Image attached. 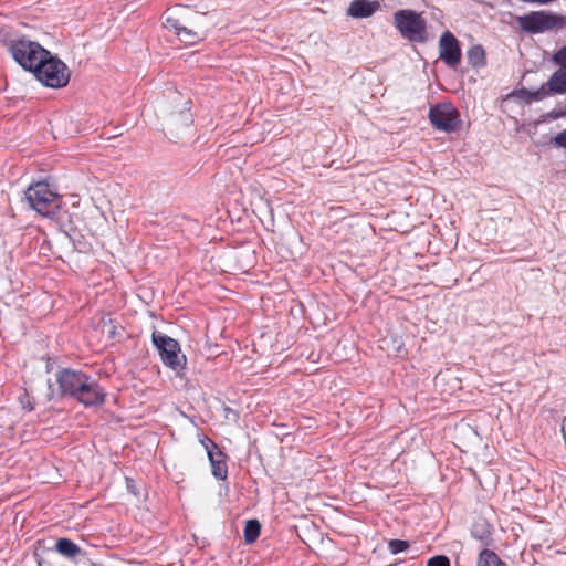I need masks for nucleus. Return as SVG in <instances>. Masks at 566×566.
Listing matches in <instances>:
<instances>
[{"label": "nucleus", "instance_id": "7ed1b4c3", "mask_svg": "<svg viewBox=\"0 0 566 566\" xmlns=\"http://www.w3.org/2000/svg\"><path fill=\"white\" fill-rule=\"evenodd\" d=\"M394 24L401 36L410 42L422 43L427 40V22L421 13L413 10H398L394 13Z\"/></svg>", "mask_w": 566, "mask_h": 566}, {"label": "nucleus", "instance_id": "f257e3e1", "mask_svg": "<svg viewBox=\"0 0 566 566\" xmlns=\"http://www.w3.org/2000/svg\"><path fill=\"white\" fill-rule=\"evenodd\" d=\"M30 207L42 216L55 214L60 208V198L50 184L42 180L31 184L25 191Z\"/></svg>", "mask_w": 566, "mask_h": 566}, {"label": "nucleus", "instance_id": "423d86ee", "mask_svg": "<svg viewBox=\"0 0 566 566\" xmlns=\"http://www.w3.org/2000/svg\"><path fill=\"white\" fill-rule=\"evenodd\" d=\"M431 125L443 133L458 132L462 126L459 111L449 102L438 103L430 107L428 114Z\"/></svg>", "mask_w": 566, "mask_h": 566}, {"label": "nucleus", "instance_id": "20e7f679", "mask_svg": "<svg viewBox=\"0 0 566 566\" xmlns=\"http://www.w3.org/2000/svg\"><path fill=\"white\" fill-rule=\"evenodd\" d=\"M12 57L24 69L34 72L41 62L49 55V51L39 43L19 39L12 41L9 48Z\"/></svg>", "mask_w": 566, "mask_h": 566}, {"label": "nucleus", "instance_id": "412c9836", "mask_svg": "<svg viewBox=\"0 0 566 566\" xmlns=\"http://www.w3.org/2000/svg\"><path fill=\"white\" fill-rule=\"evenodd\" d=\"M163 25L168 30L172 31L177 35V31L181 29L182 24L180 23L179 19L170 14L169 12H166L164 15V22Z\"/></svg>", "mask_w": 566, "mask_h": 566}, {"label": "nucleus", "instance_id": "dca6fc26", "mask_svg": "<svg viewBox=\"0 0 566 566\" xmlns=\"http://www.w3.org/2000/svg\"><path fill=\"white\" fill-rule=\"evenodd\" d=\"M55 549L59 554L67 558H75L82 554V549L74 542L62 537L56 541Z\"/></svg>", "mask_w": 566, "mask_h": 566}, {"label": "nucleus", "instance_id": "6ab92c4d", "mask_svg": "<svg viewBox=\"0 0 566 566\" xmlns=\"http://www.w3.org/2000/svg\"><path fill=\"white\" fill-rule=\"evenodd\" d=\"M261 524L258 520H249L244 526V541L248 544L254 543L260 535Z\"/></svg>", "mask_w": 566, "mask_h": 566}, {"label": "nucleus", "instance_id": "393cba45", "mask_svg": "<svg viewBox=\"0 0 566 566\" xmlns=\"http://www.w3.org/2000/svg\"><path fill=\"white\" fill-rule=\"evenodd\" d=\"M553 142L556 146L565 148L566 149V128L558 133L554 138Z\"/></svg>", "mask_w": 566, "mask_h": 566}, {"label": "nucleus", "instance_id": "5701e85b", "mask_svg": "<svg viewBox=\"0 0 566 566\" xmlns=\"http://www.w3.org/2000/svg\"><path fill=\"white\" fill-rule=\"evenodd\" d=\"M553 62L558 66L566 67V45L553 54Z\"/></svg>", "mask_w": 566, "mask_h": 566}, {"label": "nucleus", "instance_id": "ddd939ff", "mask_svg": "<svg viewBox=\"0 0 566 566\" xmlns=\"http://www.w3.org/2000/svg\"><path fill=\"white\" fill-rule=\"evenodd\" d=\"M551 95L566 94V67L559 66L545 83Z\"/></svg>", "mask_w": 566, "mask_h": 566}, {"label": "nucleus", "instance_id": "39448f33", "mask_svg": "<svg viewBox=\"0 0 566 566\" xmlns=\"http://www.w3.org/2000/svg\"><path fill=\"white\" fill-rule=\"evenodd\" d=\"M151 339L166 366L176 371L186 367V356L181 354L179 343L176 339L160 332H154Z\"/></svg>", "mask_w": 566, "mask_h": 566}, {"label": "nucleus", "instance_id": "f03ea898", "mask_svg": "<svg viewBox=\"0 0 566 566\" xmlns=\"http://www.w3.org/2000/svg\"><path fill=\"white\" fill-rule=\"evenodd\" d=\"M33 73L36 80L51 88L65 87L71 77L69 66L60 59L52 56L51 53L46 55Z\"/></svg>", "mask_w": 566, "mask_h": 566}, {"label": "nucleus", "instance_id": "2eb2a0df", "mask_svg": "<svg viewBox=\"0 0 566 566\" xmlns=\"http://www.w3.org/2000/svg\"><path fill=\"white\" fill-rule=\"evenodd\" d=\"M471 535L480 541L483 545L488 546L491 542L492 527L484 518L474 521L471 527Z\"/></svg>", "mask_w": 566, "mask_h": 566}, {"label": "nucleus", "instance_id": "f8f14e48", "mask_svg": "<svg viewBox=\"0 0 566 566\" xmlns=\"http://www.w3.org/2000/svg\"><path fill=\"white\" fill-rule=\"evenodd\" d=\"M207 32V28H188L182 25L181 29L177 31V38L186 45H195L206 39Z\"/></svg>", "mask_w": 566, "mask_h": 566}, {"label": "nucleus", "instance_id": "f3484780", "mask_svg": "<svg viewBox=\"0 0 566 566\" xmlns=\"http://www.w3.org/2000/svg\"><path fill=\"white\" fill-rule=\"evenodd\" d=\"M476 566H507L496 553L484 548L480 552Z\"/></svg>", "mask_w": 566, "mask_h": 566}, {"label": "nucleus", "instance_id": "9b49d317", "mask_svg": "<svg viewBox=\"0 0 566 566\" xmlns=\"http://www.w3.org/2000/svg\"><path fill=\"white\" fill-rule=\"evenodd\" d=\"M208 459L211 464L212 474L219 480H226L228 476L227 455L219 448L213 451L208 450Z\"/></svg>", "mask_w": 566, "mask_h": 566}, {"label": "nucleus", "instance_id": "b1692460", "mask_svg": "<svg viewBox=\"0 0 566 566\" xmlns=\"http://www.w3.org/2000/svg\"><path fill=\"white\" fill-rule=\"evenodd\" d=\"M427 566H450V560L447 556L437 555L429 558Z\"/></svg>", "mask_w": 566, "mask_h": 566}, {"label": "nucleus", "instance_id": "4468645a", "mask_svg": "<svg viewBox=\"0 0 566 566\" xmlns=\"http://www.w3.org/2000/svg\"><path fill=\"white\" fill-rule=\"evenodd\" d=\"M376 4L368 0H354L347 10L353 18H368L376 11Z\"/></svg>", "mask_w": 566, "mask_h": 566}, {"label": "nucleus", "instance_id": "a211bd4d", "mask_svg": "<svg viewBox=\"0 0 566 566\" xmlns=\"http://www.w3.org/2000/svg\"><path fill=\"white\" fill-rule=\"evenodd\" d=\"M468 61L469 63L474 67H480L485 65V51L482 45H473L469 49L468 53Z\"/></svg>", "mask_w": 566, "mask_h": 566}, {"label": "nucleus", "instance_id": "aec40b11", "mask_svg": "<svg viewBox=\"0 0 566 566\" xmlns=\"http://www.w3.org/2000/svg\"><path fill=\"white\" fill-rule=\"evenodd\" d=\"M520 94L527 103L535 102V101H542L548 96H552L551 93H548V91H546L545 83L536 91L523 90V91H521Z\"/></svg>", "mask_w": 566, "mask_h": 566}, {"label": "nucleus", "instance_id": "6e6552de", "mask_svg": "<svg viewBox=\"0 0 566 566\" xmlns=\"http://www.w3.org/2000/svg\"><path fill=\"white\" fill-rule=\"evenodd\" d=\"M439 56L452 69L458 67L461 63L462 53L459 40L450 31L443 32L440 36Z\"/></svg>", "mask_w": 566, "mask_h": 566}, {"label": "nucleus", "instance_id": "a878e982", "mask_svg": "<svg viewBox=\"0 0 566 566\" xmlns=\"http://www.w3.org/2000/svg\"><path fill=\"white\" fill-rule=\"evenodd\" d=\"M200 442L202 443L207 452L208 450L213 451L214 449L219 448L217 443L207 436H203L200 439Z\"/></svg>", "mask_w": 566, "mask_h": 566}, {"label": "nucleus", "instance_id": "4be33fe9", "mask_svg": "<svg viewBox=\"0 0 566 566\" xmlns=\"http://www.w3.org/2000/svg\"><path fill=\"white\" fill-rule=\"evenodd\" d=\"M410 547V543L403 539H390L388 542V551L396 555L398 553L405 552Z\"/></svg>", "mask_w": 566, "mask_h": 566}, {"label": "nucleus", "instance_id": "0eeeda50", "mask_svg": "<svg viewBox=\"0 0 566 566\" xmlns=\"http://www.w3.org/2000/svg\"><path fill=\"white\" fill-rule=\"evenodd\" d=\"M520 25L523 30L531 33H541L544 31L562 28L564 20L562 17L545 11H535L520 18Z\"/></svg>", "mask_w": 566, "mask_h": 566}, {"label": "nucleus", "instance_id": "9d476101", "mask_svg": "<svg viewBox=\"0 0 566 566\" xmlns=\"http://www.w3.org/2000/svg\"><path fill=\"white\" fill-rule=\"evenodd\" d=\"M106 398L105 390L98 385V382L87 377V381L80 390L76 399L85 407H97L104 403Z\"/></svg>", "mask_w": 566, "mask_h": 566}, {"label": "nucleus", "instance_id": "1a4fd4ad", "mask_svg": "<svg viewBox=\"0 0 566 566\" xmlns=\"http://www.w3.org/2000/svg\"><path fill=\"white\" fill-rule=\"evenodd\" d=\"M87 377L88 376L82 371L63 369L57 374L56 381L63 395L76 398L80 390L85 385V381H87Z\"/></svg>", "mask_w": 566, "mask_h": 566}]
</instances>
